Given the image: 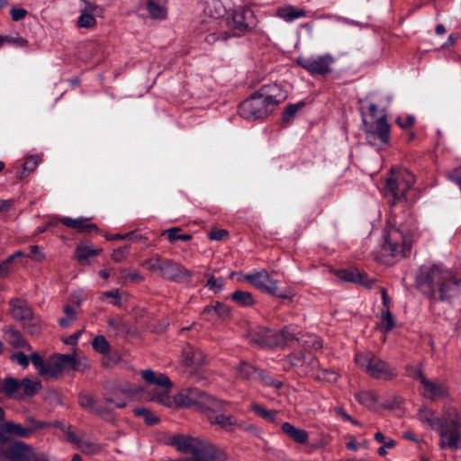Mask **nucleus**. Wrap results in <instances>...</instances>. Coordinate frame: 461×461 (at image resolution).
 I'll return each mask as SVG.
<instances>
[{
    "mask_svg": "<svg viewBox=\"0 0 461 461\" xmlns=\"http://www.w3.org/2000/svg\"><path fill=\"white\" fill-rule=\"evenodd\" d=\"M419 420L438 431L441 449L457 450L461 439V417L455 408H447L439 416L429 405H423L418 412Z\"/></svg>",
    "mask_w": 461,
    "mask_h": 461,
    "instance_id": "obj_1",
    "label": "nucleus"
},
{
    "mask_svg": "<svg viewBox=\"0 0 461 461\" xmlns=\"http://www.w3.org/2000/svg\"><path fill=\"white\" fill-rule=\"evenodd\" d=\"M420 289L434 300H449L460 293V283L453 274L438 266L420 270L418 276Z\"/></svg>",
    "mask_w": 461,
    "mask_h": 461,
    "instance_id": "obj_2",
    "label": "nucleus"
},
{
    "mask_svg": "<svg viewBox=\"0 0 461 461\" xmlns=\"http://www.w3.org/2000/svg\"><path fill=\"white\" fill-rule=\"evenodd\" d=\"M285 95L276 84L261 86L239 107L240 116L248 120L267 118L283 101Z\"/></svg>",
    "mask_w": 461,
    "mask_h": 461,
    "instance_id": "obj_3",
    "label": "nucleus"
},
{
    "mask_svg": "<svg viewBox=\"0 0 461 461\" xmlns=\"http://www.w3.org/2000/svg\"><path fill=\"white\" fill-rule=\"evenodd\" d=\"M412 246L411 233L406 229L389 227L384 234V242L382 246L384 257L399 259L406 257Z\"/></svg>",
    "mask_w": 461,
    "mask_h": 461,
    "instance_id": "obj_4",
    "label": "nucleus"
},
{
    "mask_svg": "<svg viewBox=\"0 0 461 461\" xmlns=\"http://www.w3.org/2000/svg\"><path fill=\"white\" fill-rule=\"evenodd\" d=\"M140 375L149 388L150 401L164 403L168 400L173 383L167 375L151 369L140 370Z\"/></svg>",
    "mask_w": 461,
    "mask_h": 461,
    "instance_id": "obj_5",
    "label": "nucleus"
},
{
    "mask_svg": "<svg viewBox=\"0 0 461 461\" xmlns=\"http://www.w3.org/2000/svg\"><path fill=\"white\" fill-rule=\"evenodd\" d=\"M414 182L415 176L408 169H392L390 177L386 179L384 194L394 204L405 197Z\"/></svg>",
    "mask_w": 461,
    "mask_h": 461,
    "instance_id": "obj_6",
    "label": "nucleus"
},
{
    "mask_svg": "<svg viewBox=\"0 0 461 461\" xmlns=\"http://www.w3.org/2000/svg\"><path fill=\"white\" fill-rule=\"evenodd\" d=\"M355 361L359 368L375 379L390 380L397 375L394 367L370 351L357 353Z\"/></svg>",
    "mask_w": 461,
    "mask_h": 461,
    "instance_id": "obj_7",
    "label": "nucleus"
},
{
    "mask_svg": "<svg viewBox=\"0 0 461 461\" xmlns=\"http://www.w3.org/2000/svg\"><path fill=\"white\" fill-rule=\"evenodd\" d=\"M47 426L59 428L66 437L67 441L74 444L83 453L92 455L99 451V447L90 440L88 435L77 428L68 425L62 421L47 423Z\"/></svg>",
    "mask_w": 461,
    "mask_h": 461,
    "instance_id": "obj_8",
    "label": "nucleus"
},
{
    "mask_svg": "<svg viewBox=\"0 0 461 461\" xmlns=\"http://www.w3.org/2000/svg\"><path fill=\"white\" fill-rule=\"evenodd\" d=\"M364 131L366 141L377 149H381L390 140V125L384 117L365 123Z\"/></svg>",
    "mask_w": 461,
    "mask_h": 461,
    "instance_id": "obj_9",
    "label": "nucleus"
},
{
    "mask_svg": "<svg viewBox=\"0 0 461 461\" xmlns=\"http://www.w3.org/2000/svg\"><path fill=\"white\" fill-rule=\"evenodd\" d=\"M336 59L330 53L324 55H312L310 57H299L297 64L308 71L311 75H326L331 72V66Z\"/></svg>",
    "mask_w": 461,
    "mask_h": 461,
    "instance_id": "obj_10",
    "label": "nucleus"
},
{
    "mask_svg": "<svg viewBox=\"0 0 461 461\" xmlns=\"http://www.w3.org/2000/svg\"><path fill=\"white\" fill-rule=\"evenodd\" d=\"M244 279L262 292L278 298H289L287 294L278 293L277 281L271 278L269 273L266 270L254 271L247 274L244 276Z\"/></svg>",
    "mask_w": 461,
    "mask_h": 461,
    "instance_id": "obj_11",
    "label": "nucleus"
},
{
    "mask_svg": "<svg viewBox=\"0 0 461 461\" xmlns=\"http://www.w3.org/2000/svg\"><path fill=\"white\" fill-rule=\"evenodd\" d=\"M12 315L16 320L23 323V328L32 335L40 331L39 321L33 315V312L28 303L22 300L11 301Z\"/></svg>",
    "mask_w": 461,
    "mask_h": 461,
    "instance_id": "obj_12",
    "label": "nucleus"
},
{
    "mask_svg": "<svg viewBox=\"0 0 461 461\" xmlns=\"http://www.w3.org/2000/svg\"><path fill=\"white\" fill-rule=\"evenodd\" d=\"M167 445L175 447L178 451L182 453H191L192 455H197L201 451H203L205 447H209L212 444L206 441H203L198 438H194L183 434H176L170 436L167 441Z\"/></svg>",
    "mask_w": 461,
    "mask_h": 461,
    "instance_id": "obj_13",
    "label": "nucleus"
},
{
    "mask_svg": "<svg viewBox=\"0 0 461 461\" xmlns=\"http://www.w3.org/2000/svg\"><path fill=\"white\" fill-rule=\"evenodd\" d=\"M240 378L244 380L258 379L266 385H271L276 389L282 386V382L276 380L272 375L265 372H259L255 366L247 362H240L237 367Z\"/></svg>",
    "mask_w": 461,
    "mask_h": 461,
    "instance_id": "obj_14",
    "label": "nucleus"
},
{
    "mask_svg": "<svg viewBox=\"0 0 461 461\" xmlns=\"http://www.w3.org/2000/svg\"><path fill=\"white\" fill-rule=\"evenodd\" d=\"M417 379L421 384V392L425 398L432 402L445 401L447 399V388L442 384H437L425 377L420 371Z\"/></svg>",
    "mask_w": 461,
    "mask_h": 461,
    "instance_id": "obj_15",
    "label": "nucleus"
},
{
    "mask_svg": "<svg viewBox=\"0 0 461 461\" xmlns=\"http://www.w3.org/2000/svg\"><path fill=\"white\" fill-rule=\"evenodd\" d=\"M159 276L172 281H185L192 277L190 271L170 259H163L161 261Z\"/></svg>",
    "mask_w": 461,
    "mask_h": 461,
    "instance_id": "obj_16",
    "label": "nucleus"
},
{
    "mask_svg": "<svg viewBox=\"0 0 461 461\" xmlns=\"http://www.w3.org/2000/svg\"><path fill=\"white\" fill-rule=\"evenodd\" d=\"M173 400L175 403H205L213 401V397L200 388L188 387L182 389Z\"/></svg>",
    "mask_w": 461,
    "mask_h": 461,
    "instance_id": "obj_17",
    "label": "nucleus"
},
{
    "mask_svg": "<svg viewBox=\"0 0 461 461\" xmlns=\"http://www.w3.org/2000/svg\"><path fill=\"white\" fill-rule=\"evenodd\" d=\"M32 423L31 428H23L20 424L6 421L0 425V440L3 439V434L16 435L21 438H29L32 431L37 429H42L47 427V423L36 421L34 420H28Z\"/></svg>",
    "mask_w": 461,
    "mask_h": 461,
    "instance_id": "obj_18",
    "label": "nucleus"
},
{
    "mask_svg": "<svg viewBox=\"0 0 461 461\" xmlns=\"http://www.w3.org/2000/svg\"><path fill=\"white\" fill-rule=\"evenodd\" d=\"M6 458L11 461H36L37 456L30 446L23 442L13 443L5 451Z\"/></svg>",
    "mask_w": 461,
    "mask_h": 461,
    "instance_id": "obj_19",
    "label": "nucleus"
},
{
    "mask_svg": "<svg viewBox=\"0 0 461 461\" xmlns=\"http://www.w3.org/2000/svg\"><path fill=\"white\" fill-rule=\"evenodd\" d=\"M77 360L72 354H59L50 361V377H57L64 371L76 369Z\"/></svg>",
    "mask_w": 461,
    "mask_h": 461,
    "instance_id": "obj_20",
    "label": "nucleus"
},
{
    "mask_svg": "<svg viewBox=\"0 0 461 461\" xmlns=\"http://www.w3.org/2000/svg\"><path fill=\"white\" fill-rule=\"evenodd\" d=\"M255 20L254 13L249 7H239L231 14L233 27L240 31H247L253 28L256 24Z\"/></svg>",
    "mask_w": 461,
    "mask_h": 461,
    "instance_id": "obj_21",
    "label": "nucleus"
},
{
    "mask_svg": "<svg viewBox=\"0 0 461 461\" xmlns=\"http://www.w3.org/2000/svg\"><path fill=\"white\" fill-rule=\"evenodd\" d=\"M282 338L278 331L261 327L258 329L252 341L264 348H275L281 346Z\"/></svg>",
    "mask_w": 461,
    "mask_h": 461,
    "instance_id": "obj_22",
    "label": "nucleus"
},
{
    "mask_svg": "<svg viewBox=\"0 0 461 461\" xmlns=\"http://www.w3.org/2000/svg\"><path fill=\"white\" fill-rule=\"evenodd\" d=\"M337 276L342 281L357 283L367 288H371L375 283L374 278L355 268L339 270L337 272Z\"/></svg>",
    "mask_w": 461,
    "mask_h": 461,
    "instance_id": "obj_23",
    "label": "nucleus"
},
{
    "mask_svg": "<svg viewBox=\"0 0 461 461\" xmlns=\"http://www.w3.org/2000/svg\"><path fill=\"white\" fill-rule=\"evenodd\" d=\"M226 455L220 449H217L214 446L211 445L209 447H205L203 451H201L197 455H192L190 457H185L177 460L169 461H225Z\"/></svg>",
    "mask_w": 461,
    "mask_h": 461,
    "instance_id": "obj_24",
    "label": "nucleus"
},
{
    "mask_svg": "<svg viewBox=\"0 0 461 461\" xmlns=\"http://www.w3.org/2000/svg\"><path fill=\"white\" fill-rule=\"evenodd\" d=\"M309 365L312 366L311 370H305V375L312 376L314 379L319 381H324L328 383H334L338 379V374L333 370L328 369H317L318 361L313 356H309Z\"/></svg>",
    "mask_w": 461,
    "mask_h": 461,
    "instance_id": "obj_25",
    "label": "nucleus"
},
{
    "mask_svg": "<svg viewBox=\"0 0 461 461\" xmlns=\"http://www.w3.org/2000/svg\"><path fill=\"white\" fill-rule=\"evenodd\" d=\"M167 0H146L145 9L149 18L163 21L167 18Z\"/></svg>",
    "mask_w": 461,
    "mask_h": 461,
    "instance_id": "obj_26",
    "label": "nucleus"
},
{
    "mask_svg": "<svg viewBox=\"0 0 461 461\" xmlns=\"http://www.w3.org/2000/svg\"><path fill=\"white\" fill-rule=\"evenodd\" d=\"M183 361L189 367H197L205 362V355L200 349L186 345L182 350Z\"/></svg>",
    "mask_w": 461,
    "mask_h": 461,
    "instance_id": "obj_27",
    "label": "nucleus"
},
{
    "mask_svg": "<svg viewBox=\"0 0 461 461\" xmlns=\"http://www.w3.org/2000/svg\"><path fill=\"white\" fill-rule=\"evenodd\" d=\"M0 393L8 398L21 400V380L5 377L0 384Z\"/></svg>",
    "mask_w": 461,
    "mask_h": 461,
    "instance_id": "obj_28",
    "label": "nucleus"
},
{
    "mask_svg": "<svg viewBox=\"0 0 461 461\" xmlns=\"http://www.w3.org/2000/svg\"><path fill=\"white\" fill-rule=\"evenodd\" d=\"M65 226L74 229L78 232H90L92 230H97V227L95 224L89 222L88 218H77L72 219L69 217H63L59 220Z\"/></svg>",
    "mask_w": 461,
    "mask_h": 461,
    "instance_id": "obj_29",
    "label": "nucleus"
},
{
    "mask_svg": "<svg viewBox=\"0 0 461 461\" xmlns=\"http://www.w3.org/2000/svg\"><path fill=\"white\" fill-rule=\"evenodd\" d=\"M276 15L286 23H293L296 19L305 17L307 13L303 8H296L292 5L280 6L276 10Z\"/></svg>",
    "mask_w": 461,
    "mask_h": 461,
    "instance_id": "obj_30",
    "label": "nucleus"
},
{
    "mask_svg": "<svg viewBox=\"0 0 461 461\" xmlns=\"http://www.w3.org/2000/svg\"><path fill=\"white\" fill-rule=\"evenodd\" d=\"M198 411L205 414L212 424H218L223 429H228L234 424V420L231 415H213L214 411L211 410L209 405H199Z\"/></svg>",
    "mask_w": 461,
    "mask_h": 461,
    "instance_id": "obj_31",
    "label": "nucleus"
},
{
    "mask_svg": "<svg viewBox=\"0 0 461 461\" xmlns=\"http://www.w3.org/2000/svg\"><path fill=\"white\" fill-rule=\"evenodd\" d=\"M5 335L7 342L14 348L31 350L30 344L23 339L19 331L12 328H6L5 330Z\"/></svg>",
    "mask_w": 461,
    "mask_h": 461,
    "instance_id": "obj_32",
    "label": "nucleus"
},
{
    "mask_svg": "<svg viewBox=\"0 0 461 461\" xmlns=\"http://www.w3.org/2000/svg\"><path fill=\"white\" fill-rule=\"evenodd\" d=\"M41 388V384L36 379L23 378L21 380V400L35 395Z\"/></svg>",
    "mask_w": 461,
    "mask_h": 461,
    "instance_id": "obj_33",
    "label": "nucleus"
},
{
    "mask_svg": "<svg viewBox=\"0 0 461 461\" xmlns=\"http://www.w3.org/2000/svg\"><path fill=\"white\" fill-rule=\"evenodd\" d=\"M282 429L285 433H286L294 441L304 444L308 440V433L306 430L302 429H297L294 427L289 422H285L282 425Z\"/></svg>",
    "mask_w": 461,
    "mask_h": 461,
    "instance_id": "obj_34",
    "label": "nucleus"
},
{
    "mask_svg": "<svg viewBox=\"0 0 461 461\" xmlns=\"http://www.w3.org/2000/svg\"><path fill=\"white\" fill-rule=\"evenodd\" d=\"M132 411L136 416L141 417L147 425H155L160 421L157 415L144 406H136Z\"/></svg>",
    "mask_w": 461,
    "mask_h": 461,
    "instance_id": "obj_35",
    "label": "nucleus"
},
{
    "mask_svg": "<svg viewBox=\"0 0 461 461\" xmlns=\"http://www.w3.org/2000/svg\"><path fill=\"white\" fill-rule=\"evenodd\" d=\"M86 411L91 414L101 417L104 420H110L112 418L113 410L109 405H83Z\"/></svg>",
    "mask_w": 461,
    "mask_h": 461,
    "instance_id": "obj_36",
    "label": "nucleus"
},
{
    "mask_svg": "<svg viewBox=\"0 0 461 461\" xmlns=\"http://www.w3.org/2000/svg\"><path fill=\"white\" fill-rule=\"evenodd\" d=\"M309 356L303 353H294L290 356V362L293 366L303 368L302 372L305 374V370H311L312 366L309 365Z\"/></svg>",
    "mask_w": 461,
    "mask_h": 461,
    "instance_id": "obj_37",
    "label": "nucleus"
},
{
    "mask_svg": "<svg viewBox=\"0 0 461 461\" xmlns=\"http://www.w3.org/2000/svg\"><path fill=\"white\" fill-rule=\"evenodd\" d=\"M231 299L240 306H250L254 304V298L249 292L238 290L231 294Z\"/></svg>",
    "mask_w": 461,
    "mask_h": 461,
    "instance_id": "obj_38",
    "label": "nucleus"
},
{
    "mask_svg": "<svg viewBox=\"0 0 461 461\" xmlns=\"http://www.w3.org/2000/svg\"><path fill=\"white\" fill-rule=\"evenodd\" d=\"M30 360L41 375L50 377V363L46 366L43 358L38 353H32L30 357Z\"/></svg>",
    "mask_w": 461,
    "mask_h": 461,
    "instance_id": "obj_39",
    "label": "nucleus"
},
{
    "mask_svg": "<svg viewBox=\"0 0 461 461\" xmlns=\"http://www.w3.org/2000/svg\"><path fill=\"white\" fill-rule=\"evenodd\" d=\"M297 340L305 348L319 349L322 347V341L315 335L310 334L302 336L300 339H297Z\"/></svg>",
    "mask_w": 461,
    "mask_h": 461,
    "instance_id": "obj_40",
    "label": "nucleus"
},
{
    "mask_svg": "<svg viewBox=\"0 0 461 461\" xmlns=\"http://www.w3.org/2000/svg\"><path fill=\"white\" fill-rule=\"evenodd\" d=\"M100 249H96L90 246H78L76 249V257L79 262H83L91 257L97 256Z\"/></svg>",
    "mask_w": 461,
    "mask_h": 461,
    "instance_id": "obj_41",
    "label": "nucleus"
},
{
    "mask_svg": "<svg viewBox=\"0 0 461 461\" xmlns=\"http://www.w3.org/2000/svg\"><path fill=\"white\" fill-rule=\"evenodd\" d=\"M253 412L267 421H275L278 412L275 410H269L264 407V405H252Z\"/></svg>",
    "mask_w": 461,
    "mask_h": 461,
    "instance_id": "obj_42",
    "label": "nucleus"
},
{
    "mask_svg": "<svg viewBox=\"0 0 461 461\" xmlns=\"http://www.w3.org/2000/svg\"><path fill=\"white\" fill-rule=\"evenodd\" d=\"M40 161L41 158L39 156H30L26 158L23 170L21 171L19 177H24L29 173L32 172L36 168Z\"/></svg>",
    "mask_w": 461,
    "mask_h": 461,
    "instance_id": "obj_43",
    "label": "nucleus"
},
{
    "mask_svg": "<svg viewBox=\"0 0 461 461\" xmlns=\"http://www.w3.org/2000/svg\"><path fill=\"white\" fill-rule=\"evenodd\" d=\"M63 312L66 314V318L59 319V323L61 327L67 328L70 325L72 321H74L77 318V311L74 307L70 305H65L63 308Z\"/></svg>",
    "mask_w": 461,
    "mask_h": 461,
    "instance_id": "obj_44",
    "label": "nucleus"
},
{
    "mask_svg": "<svg viewBox=\"0 0 461 461\" xmlns=\"http://www.w3.org/2000/svg\"><path fill=\"white\" fill-rule=\"evenodd\" d=\"M283 339L281 340V346L285 345L287 341L297 339L298 328L293 325L285 327L283 330L278 331Z\"/></svg>",
    "mask_w": 461,
    "mask_h": 461,
    "instance_id": "obj_45",
    "label": "nucleus"
},
{
    "mask_svg": "<svg viewBox=\"0 0 461 461\" xmlns=\"http://www.w3.org/2000/svg\"><path fill=\"white\" fill-rule=\"evenodd\" d=\"M180 228L174 227L165 230V234L167 235V239L170 242H175L176 240L187 241L192 239L190 234H178Z\"/></svg>",
    "mask_w": 461,
    "mask_h": 461,
    "instance_id": "obj_46",
    "label": "nucleus"
},
{
    "mask_svg": "<svg viewBox=\"0 0 461 461\" xmlns=\"http://www.w3.org/2000/svg\"><path fill=\"white\" fill-rule=\"evenodd\" d=\"M357 400L360 403H367V402H377L380 400V397L375 391L368 390V391L359 392L357 394Z\"/></svg>",
    "mask_w": 461,
    "mask_h": 461,
    "instance_id": "obj_47",
    "label": "nucleus"
},
{
    "mask_svg": "<svg viewBox=\"0 0 461 461\" xmlns=\"http://www.w3.org/2000/svg\"><path fill=\"white\" fill-rule=\"evenodd\" d=\"M92 346L94 348L95 350L102 353V354H105V353H108L109 352V343L108 341L106 340V339L104 337V336H96L93 342H92Z\"/></svg>",
    "mask_w": 461,
    "mask_h": 461,
    "instance_id": "obj_48",
    "label": "nucleus"
},
{
    "mask_svg": "<svg viewBox=\"0 0 461 461\" xmlns=\"http://www.w3.org/2000/svg\"><path fill=\"white\" fill-rule=\"evenodd\" d=\"M303 106V103L292 104L287 105L283 113V121L286 123L289 122Z\"/></svg>",
    "mask_w": 461,
    "mask_h": 461,
    "instance_id": "obj_49",
    "label": "nucleus"
},
{
    "mask_svg": "<svg viewBox=\"0 0 461 461\" xmlns=\"http://www.w3.org/2000/svg\"><path fill=\"white\" fill-rule=\"evenodd\" d=\"M3 39L4 44L7 42L18 48H23L28 45V41L18 34L3 36Z\"/></svg>",
    "mask_w": 461,
    "mask_h": 461,
    "instance_id": "obj_50",
    "label": "nucleus"
},
{
    "mask_svg": "<svg viewBox=\"0 0 461 461\" xmlns=\"http://www.w3.org/2000/svg\"><path fill=\"white\" fill-rule=\"evenodd\" d=\"M162 260L163 258L161 257L156 256L154 258L146 259L142 263V266L147 267L149 271H157L159 274Z\"/></svg>",
    "mask_w": 461,
    "mask_h": 461,
    "instance_id": "obj_51",
    "label": "nucleus"
},
{
    "mask_svg": "<svg viewBox=\"0 0 461 461\" xmlns=\"http://www.w3.org/2000/svg\"><path fill=\"white\" fill-rule=\"evenodd\" d=\"M222 7L221 5H219L217 0H211L205 8V12L212 17L221 16L222 14Z\"/></svg>",
    "mask_w": 461,
    "mask_h": 461,
    "instance_id": "obj_52",
    "label": "nucleus"
},
{
    "mask_svg": "<svg viewBox=\"0 0 461 461\" xmlns=\"http://www.w3.org/2000/svg\"><path fill=\"white\" fill-rule=\"evenodd\" d=\"M95 23V18L90 14H82L77 20V25L81 28H91Z\"/></svg>",
    "mask_w": 461,
    "mask_h": 461,
    "instance_id": "obj_53",
    "label": "nucleus"
},
{
    "mask_svg": "<svg viewBox=\"0 0 461 461\" xmlns=\"http://www.w3.org/2000/svg\"><path fill=\"white\" fill-rule=\"evenodd\" d=\"M380 326L384 331H389L394 327L393 316L389 311L383 315Z\"/></svg>",
    "mask_w": 461,
    "mask_h": 461,
    "instance_id": "obj_54",
    "label": "nucleus"
},
{
    "mask_svg": "<svg viewBox=\"0 0 461 461\" xmlns=\"http://www.w3.org/2000/svg\"><path fill=\"white\" fill-rule=\"evenodd\" d=\"M129 251H130V247L129 246L120 247L117 249L113 250V255H112V258L115 262H121V261H122L123 259L126 258V257L129 254Z\"/></svg>",
    "mask_w": 461,
    "mask_h": 461,
    "instance_id": "obj_55",
    "label": "nucleus"
},
{
    "mask_svg": "<svg viewBox=\"0 0 461 461\" xmlns=\"http://www.w3.org/2000/svg\"><path fill=\"white\" fill-rule=\"evenodd\" d=\"M229 236V232L226 230H218L212 229L209 234L208 238L212 240H222L227 239Z\"/></svg>",
    "mask_w": 461,
    "mask_h": 461,
    "instance_id": "obj_56",
    "label": "nucleus"
},
{
    "mask_svg": "<svg viewBox=\"0 0 461 461\" xmlns=\"http://www.w3.org/2000/svg\"><path fill=\"white\" fill-rule=\"evenodd\" d=\"M11 359L13 361H15L18 365H20L23 367H27L30 363V358L22 352H17L12 355Z\"/></svg>",
    "mask_w": 461,
    "mask_h": 461,
    "instance_id": "obj_57",
    "label": "nucleus"
},
{
    "mask_svg": "<svg viewBox=\"0 0 461 461\" xmlns=\"http://www.w3.org/2000/svg\"><path fill=\"white\" fill-rule=\"evenodd\" d=\"M108 298L114 299L113 302H110L112 304H113V305H120V302H119L120 294H119V291L117 289L104 292V293L102 294V295L100 297V299L102 301H105Z\"/></svg>",
    "mask_w": 461,
    "mask_h": 461,
    "instance_id": "obj_58",
    "label": "nucleus"
},
{
    "mask_svg": "<svg viewBox=\"0 0 461 461\" xmlns=\"http://www.w3.org/2000/svg\"><path fill=\"white\" fill-rule=\"evenodd\" d=\"M415 122V118L412 115H405L403 117H398L396 122L402 129H408L412 126Z\"/></svg>",
    "mask_w": 461,
    "mask_h": 461,
    "instance_id": "obj_59",
    "label": "nucleus"
},
{
    "mask_svg": "<svg viewBox=\"0 0 461 461\" xmlns=\"http://www.w3.org/2000/svg\"><path fill=\"white\" fill-rule=\"evenodd\" d=\"M213 311L221 318H225L230 315L229 307L221 303H217L216 305L213 306Z\"/></svg>",
    "mask_w": 461,
    "mask_h": 461,
    "instance_id": "obj_60",
    "label": "nucleus"
},
{
    "mask_svg": "<svg viewBox=\"0 0 461 461\" xmlns=\"http://www.w3.org/2000/svg\"><path fill=\"white\" fill-rule=\"evenodd\" d=\"M223 280L221 279V280H218L214 277H211L208 281H207V284H206V286L211 289V290H213L214 292L218 293L221 290L222 286H223Z\"/></svg>",
    "mask_w": 461,
    "mask_h": 461,
    "instance_id": "obj_61",
    "label": "nucleus"
},
{
    "mask_svg": "<svg viewBox=\"0 0 461 461\" xmlns=\"http://www.w3.org/2000/svg\"><path fill=\"white\" fill-rule=\"evenodd\" d=\"M45 400L50 402H60L63 401V397L61 393H59V391L50 390L46 393Z\"/></svg>",
    "mask_w": 461,
    "mask_h": 461,
    "instance_id": "obj_62",
    "label": "nucleus"
},
{
    "mask_svg": "<svg viewBox=\"0 0 461 461\" xmlns=\"http://www.w3.org/2000/svg\"><path fill=\"white\" fill-rule=\"evenodd\" d=\"M10 14L12 16V19L17 22L23 19L26 16L27 11L23 8H12L10 11Z\"/></svg>",
    "mask_w": 461,
    "mask_h": 461,
    "instance_id": "obj_63",
    "label": "nucleus"
},
{
    "mask_svg": "<svg viewBox=\"0 0 461 461\" xmlns=\"http://www.w3.org/2000/svg\"><path fill=\"white\" fill-rule=\"evenodd\" d=\"M31 255L30 257L36 261H42L45 258L44 253H42L38 246H31Z\"/></svg>",
    "mask_w": 461,
    "mask_h": 461,
    "instance_id": "obj_64",
    "label": "nucleus"
}]
</instances>
